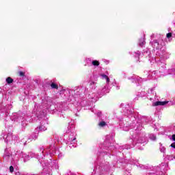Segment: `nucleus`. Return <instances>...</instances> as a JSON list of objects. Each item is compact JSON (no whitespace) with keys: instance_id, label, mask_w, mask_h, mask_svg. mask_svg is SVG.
<instances>
[{"instance_id":"obj_8","label":"nucleus","mask_w":175,"mask_h":175,"mask_svg":"<svg viewBox=\"0 0 175 175\" xmlns=\"http://www.w3.org/2000/svg\"><path fill=\"white\" fill-rule=\"evenodd\" d=\"M68 138L65 140L67 148H76L77 147V139H76V131L75 125L71 124L68 127Z\"/></svg>"},{"instance_id":"obj_12","label":"nucleus","mask_w":175,"mask_h":175,"mask_svg":"<svg viewBox=\"0 0 175 175\" xmlns=\"http://www.w3.org/2000/svg\"><path fill=\"white\" fill-rule=\"evenodd\" d=\"M3 161L5 162H12V163H14V160L13 159V154H12V152L9 149H5L3 154Z\"/></svg>"},{"instance_id":"obj_1","label":"nucleus","mask_w":175,"mask_h":175,"mask_svg":"<svg viewBox=\"0 0 175 175\" xmlns=\"http://www.w3.org/2000/svg\"><path fill=\"white\" fill-rule=\"evenodd\" d=\"M120 107L123 109L124 116H126L131 122H128V123L126 124L122 122H120L119 123L120 128L123 129V131H131V139L130 142L131 144L119 146V151L129 150L135 147V146H137L138 150H144V144L147 142V138L146 137V134L142 132V129H143L142 124H147V122H148V118L146 116L134 114L129 105H124V104H121ZM142 144H143L142 146H140Z\"/></svg>"},{"instance_id":"obj_3","label":"nucleus","mask_w":175,"mask_h":175,"mask_svg":"<svg viewBox=\"0 0 175 175\" xmlns=\"http://www.w3.org/2000/svg\"><path fill=\"white\" fill-rule=\"evenodd\" d=\"M13 109L12 104L5 105L0 104V120L10 121V122H21L22 131L27 126V121L24 118L25 114L23 112L14 113L11 116H9L10 110Z\"/></svg>"},{"instance_id":"obj_36","label":"nucleus","mask_w":175,"mask_h":175,"mask_svg":"<svg viewBox=\"0 0 175 175\" xmlns=\"http://www.w3.org/2000/svg\"><path fill=\"white\" fill-rule=\"evenodd\" d=\"M101 113H102L101 112H98L97 116H98V117H99Z\"/></svg>"},{"instance_id":"obj_33","label":"nucleus","mask_w":175,"mask_h":175,"mask_svg":"<svg viewBox=\"0 0 175 175\" xmlns=\"http://www.w3.org/2000/svg\"><path fill=\"white\" fill-rule=\"evenodd\" d=\"M62 157H64V154L59 153V154H58V158H62Z\"/></svg>"},{"instance_id":"obj_19","label":"nucleus","mask_w":175,"mask_h":175,"mask_svg":"<svg viewBox=\"0 0 175 175\" xmlns=\"http://www.w3.org/2000/svg\"><path fill=\"white\" fill-rule=\"evenodd\" d=\"M159 150L161 152H163V157H165V155H166V148H165V146H163L161 143L159 144Z\"/></svg>"},{"instance_id":"obj_34","label":"nucleus","mask_w":175,"mask_h":175,"mask_svg":"<svg viewBox=\"0 0 175 175\" xmlns=\"http://www.w3.org/2000/svg\"><path fill=\"white\" fill-rule=\"evenodd\" d=\"M171 105H175V98H174V100H173V101H172Z\"/></svg>"},{"instance_id":"obj_39","label":"nucleus","mask_w":175,"mask_h":175,"mask_svg":"<svg viewBox=\"0 0 175 175\" xmlns=\"http://www.w3.org/2000/svg\"><path fill=\"white\" fill-rule=\"evenodd\" d=\"M174 131H175V124L174 125Z\"/></svg>"},{"instance_id":"obj_16","label":"nucleus","mask_w":175,"mask_h":175,"mask_svg":"<svg viewBox=\"0 0 175 175\" xmlns=\"http://www.w3.org/2000/svg\"><path fill=\"white\" fill-rule=\"evenodd\" d=\"M40 126L36 129V132H44V131H47V127L44 126L46 124H47V120H43L40 122Z\"/></svg>"},{"instance_id":"obj_11","label":"nucleus","mask_w":175,"mask_h":175,"mask_svg":"<svg viewBox=\"0 0 175 175\" xmlns=\"http://www.w3.org/2000/svg\"><path fill=\"white\" fill-rule=\"evenodd\" d=\"M128 80H131L132 83H137V86L140 85L142 83H144V81H147L146 78H142L137 75H133L131 77H128Z\"/></svg>"},{"instance_id":"obj_7","label":"nucleus","mask_w":175,"mask_h":175,"mask_svg":"<svg viewBox=\"0 0 175 175\" xmlns=\"http://www.w3.org/2000/svg\"><path fill=\"white\" fill-rule=\"evenodd\" d=\"M98 80V75H93L91 77V79L89 81V85H90V90L88 88H83V87H77L75 88V90H70L69 91V94H70L71 98H73V95H76V94L79 93V94H77L76 96L79 98V95L80 94H83V92H85V90H88L87 94H90V92H92L93 94H95L96 95V92H95V88H96V81Z\"/></svg>"},{"instance_id":"obj_10","label":"nucleus","mask_w":175,"mask_h":175,"mask_svg":"<svg viewBox=\"0 0 175 175\" xmlns=\"http://www.w3.org/2000/svg\"><path fill=\"white\" fill-rule=\"evenodd\" d=\"M84 62L85 63L84 66H94V68H98L100 63L98 60L94 59L93 57H85Z\"/></svg>"},{"instance_id":"obj_38","label":"nucleus","mask_w":175,"mask_h":175,"mask_svg":"<svg viewBox=\"0 0 175 175\" xmlns=\"http://www.w3.org/2000/svg\"><path fill=\"white\" fill-rule=\"evenodd\" d=\"M16 175H20V172H16Z\"/></svg>"},{"instance_id":"obj_4","label":"nucleus","mask_w":175,"mask_h":175,"mask_svg":"<svg viewBox=\"0 0 175 175\" xmlns=\"http://www.w3.org/2000/svg\"><path fill=\"white\" fill-rule=\"evenodd\" d=\"M154 57H152L150 53V50L146 49L142 53L145 57L148 56V60L150 61V64L157 62V64H163L166 59H169L170 55L166 53V47L162 44L154 45L153 46Z\"/></svg>"},{"instance_id":"obj_32","label":"nucleus","mask_w":175,"mask_h":175,"mask_svg":"<svg viewBox=\"0 0 175 175\" xmlns=\"http://www.w3.org/2000/svg\"><path fill=\"white\" fill-rule=\"evenodd\" d=\"M144 43H146V42H144V39L142 38L141 42H139V44H144Z\"/></svg>"},{"instance_id":"obj_21","label":"nucleus","mask_w":175,"mask_h":175,"mask_svg":"<svg viewBox=\"0 0 175 175\" xmlns=\"http://www.w3.org/2000/svg\"><path fill=\"white\" fill-rule=\"evenodd\" d=\"M165 159H167V161H173L174 159V156L170 155V154H165Z\"/></svg>"},{"instance_id":"obj_9","label":"nucleus","mask_w":175,"mask_h":175,"mask_svg":"<svg viewBox=\"0 0 175 175\" xmlns=\"http://www.w3.org/2000/svg\"><path fill=\"white\" fill-rule=\"evenodd\" d=\"M161 65L159 68V75L160 77L162 76H167V75H172L175 77V63L172 66L170 69H166V64L165 63H158Z\"/></svg>"},{"instance_id":"obj_30","label":"nucleus","mask_w":175,"mask_h":175,"mask_svg":"<svg viewBox=\"0 0 175 175\" xmlns=\"http://www.w3.org/2000/svg\"><path fill=\"white\" fill-rule=\"evenodd\" d=\"M57 110H59V111H62L64 110V105H59V109H58Z\"/></svg>"},{"instance_id":"obj_28","label":"nucleus","mask_w":175,"mask_h":175,"mask_svg":"<svg viewBox=\"0 0 175 175\" xmlns=\"http://www.w3.org/2000/svg\"><path fill=\"white\" fill-rule=\"evenodd\" d=\"M172 35L173 34L172 33H167L166 35V37L167 38V39H170V38H172Z\"/></svg>"},{"instance_id":"obj_25","label":"nucleus","mask_w":175,"mask_h":175,"mask_svg":"<svg viewBox=\"0 0 175 175\" xmlns=\"http://www.w3.org/2000/svg\"><path fill=\"white\" fill-rule=\"evenodd\" d=\"M51 88L54 89V90H58V85L57 84H55L54 83H52L51 84Z\"/></svg>"},{"instance_id":"obj_14","label":"nucleus","mask_w":175,"mask_h":175,"mask_svg":"<svg viewBox=\"0 0 175 175\" xmlns=\"http://www.w3.org/2000/svg\"><path fill=\"white\" fill-rule=\"evenodd\" d=\"M144 73L146 75L148 79H157V77H161V76H159V72L157 70L153 72L144 71Z\"/></svg>"},{"instance_id":"obj_31","label":"nucleus","mask_w":175,"mask_h":175,"mask_svg":"<svg viewBox=\"0 0 175 175\" xmlns=\"http://www.w3.org/2000/svg\"><path fill=\"white\" fill-rule=\"evenodd\" d=\"M13 172H14V167L11 165V166L10 167V173H13Z\"/></svg>"},{"instance_id":"obj_15","label":"nucleus","mask_w":175,"mask_h":175,"mask_svg":"<svg viewBox=\"0 0 175 175\" xmlns=\"http://www.w3.org/2000/svg\"><path fill=\"white\" fill-rule=\"evenodd\" d=\"M148 94V98L150 99V100H152V102H155V100H157V92H155V88L150 89ZM150 95H152V96L150 97Z\"/></svg>"},{"instance_id":"obj_2","label":"nucleus","mask_w":175,"mask_h":175,"mask_svg":"<svg viewBox=\"0 0 175 175\" xmlns=\"http://www.w3.org/2000/svg\"><path fill=\"white\" fill-rule=\"evenodd\" d=\"M100 76L103 80H105L106 83L98 90V94H96L92 92H90L89 94H88L87 92H88V89H85V93L83 92L85 97H83L81 100H79L80 99L82 94L79 92L75 93V94L72 95V94H70L68 100L72 103L79 102V105L82 106V107H85L86 106H91L92 103H95L96 100L99 99V96L100 98V96H103V95L109 94L110 92V90H111L113 87H116V90H120V84L117 83L116 79L111 81L110 78L105 74H100ZM79 94H80V95H79ZM76 95H79V96L77 97Z\"/></svg>"},{"instance_id":"obj_13","label":"nucleus","mask_w":175,"mask_h":175,"mask_svg":"<svg viewBox=\"0 0 175 175\" xmlns=\"http://www.w3.org/2000/svg\"><path fill=\"white\" fill-rule=\"evenodd\" d=\"M1 137L3 139L5 143H9V142H13V133L12 132H2Z\"/></svg>"},{"instance_id":"obj_29","label":"nucleus","mask_w":175,"mask_h":175,"mask_svg":"<svg viewBox=\"0 0 175 175\" xmlns=\"http://www.w3.org/2000/svg\"><path fill=\"white\" fill-rule=\"evenodd\" d=\"M19 76L24 77V76H25V72L20 71L19 72Z\"/></svg>"},{"instance_id":"obj_24","label":"nucleus","mask_w":175,"mask_h":175,"mask_svg":"<svg viewBox=\"0 0 175 175\" xmlns=\"http://www.w3.org/2000/svg\"><path fill=\"white\" fill-rule=\"evenodd\" d=\"M149 139L152 140V142H155V140H157V136L154 134H150L149 135Z\"/></svg>"},{"instance_id":"obj_6","label":"nucleus","mask_w":175,"mask_h":175,"mask_svg":"<svg viewBox=\"0 0 175 175\" xmlns=\"http://www.w3.org/2000/svg\"><path fill=\"white\" fill-rule=\"evenodd\" d=\"M40 100V103H36L33 109V111L38 120H42L46 117L47 111L50 109L52 102L51 98L46 95H44L41 98Z\"/></svg>"},{"instance_id":"obj_27","label":"nucleus","mask_w":175,"mask_h":175,"mask_svg":"<svg viewBox=\"0 0 175 175\" xmlns=\"http://www.w3.org/2000/svg\"><path fill=\"white\" fill-rule=\"evenodd\" d=\"M107 143L110 144V136H109V135L107 136V138L105 140V144H107Z\"/></svg>"},{"instance_id":"obj_35","label":"nucleus","mask_w":175,"mask_h":175,"mask_svg":"<svg viewBox=\"0 0 175 175\" xmlns=\"http://www.w3.org/2000/svg\"><path fill=\"white\" fill-rule=\"evenodd\" d=\"M92 113H94V114H96V110L94 111V109H92Z\"/></svg>"},{"instance_id":"obj_18","label":"nucleus","mask_w":175,"mask_h":175,"mask_svg":"<svg viewBox=\"0 0 175 175\" xmlns=\"http://www.w3.org/2000/svg\"><path fill=\"white\" fill-rule=\"evenodd\" d=\"M98 126L100 128H105V126H107V122L105 121L103 119L100 120Z\"/></svg>"},{"instance_id":"obj_42","label":"nucleus","mask_w":175,"mask_h":175,"mask_svg":"<svg viewBox=\"0 0 175 175\" xmlns=\"http://www.w3.org/2000/svg\"><path fill=\"white\" fill-rule=\"evenodd\" d=\"M156 100H157V98H156ZM157 100H158V98H157Z\"/></svg>"},{"instance_id":"obj_26","label":"nucleus","mask_w":175,"mask_h":175,"mask_svg":"<svg viewBox=\"0 0 175 175\" xmlns=\"http://www.w3.org/2000/svg\"><path fill=\"white\" fill-rule=\"evenodd\" d=\"M21 144H23V146H27V139L23 138L21 140Z\"/></svg>"},{"instance_id":"obj_23","label":"nucleus","mask_w":175,"mask_h":175,"mask_svg":"<svg viewBox=\"0 0 175 175\" xmlns=\"http://www.w3.org/2000/svg\"><path fill=\"white\" fill-rule=\"evenodd\" d=\"M5 81H6L7 84H12V83H13L14 80H13V79H12V77H8L6 78Z\"/></svg>"},{"instance_id":"obj_37","label":"nucleus","mask_w":175,"mask_h":175,"mask_svg":"<svg viewBox=\"0 0 175 175\" xmlns=\"http://www.w3.org/2000/svg\"><path fill=\"white\" fill-rule=\"evenodd\" d=\"M104 62H106V63H109V61H107V59H104Z\"/></svg>"},{"instance_id":"obj_20","label":"nucleus","mask_w":175,"mask_h":175,"mask_svg":"<svg viewBox=\"0 0 175 175\" xmlns=\"http://www.w3.org/2000/svg\"><path fill=\"white\" fill-rule=\"evenodd\" d=\"M133 55L135 57V58L137 59V61H139V59L140 58V55H142V53L139 51H137L136 52H134Z\"/></svg>"},{"instance_id":"obj_17","label":"nucleus","mask_w":175,"mask_h":175,"mask_svg":"<svg viewBox=\"0 0 175 175\" xmlns=\"http://www.w3.org/2000/svg\"><path fill=\"white\" fill-rule=\"evenodd\" d=\"M169 101H154L152 103V106H165V105H167Z\"/></svg>"},{"instance_id":"obj_41","label":"nucleus","mask_w":175,"mask_h":175,"mask_svg":"<svg viewBox=\"0 0 175 175\" xmlns=\"http://www.w3.org/2000/svg\"><path fill=\"white\" fill-rule=\"evenodd\" d=\"M141 47H143V45H141Z\"/></svg>"},{"instance_id":"obj_40","label":"nucleus","mask_w":175,"mask_h":175,"mask_svg":"<svg viewBox=\"0 0 175 175\" xmlns=\"http://www.w3.org/2000/svg\"><path fill=\"white\" fill-rule=\"evenodd\" d=\"M29 140H30V142L32 140L31 139H29Z\"/></svg>"},{"instance_id":"obj_22","label":"nucleus","mask_w":175,"mask_h":175,"mask_svg":"<svg viewBox=\"0 0 175 175\" xmlns=\"http://www.w3.org/2000/svg\"><path fill=\"white\" fill-rule=\"evenodd\" d=\"M39 135V132H36V130H35V133L32 134L31 137L33 140H36L38 139V136Z\"/></svg>"},{"instance_id":"obj_5","label":"nucleus","mask_w":175,"mask_h":175,"mask_svg":"<svg viewBox=\"0 0 175 175\" xmlns=\"http://www.w3.org/2000/svg\"><path fill=\"white\" fill-rule=\"evenodd\" d=\"M116 149V147L112 145L106 146L103 152H101L100 156L97 159V162L96 163V167L94 169V172H96L98 174H103L110 170V165L109 162L106 161L105 159L109 158L110 152Z\"/></svg>"}]
</instances>
